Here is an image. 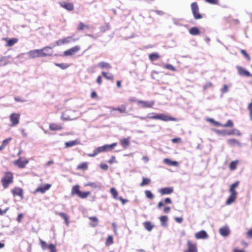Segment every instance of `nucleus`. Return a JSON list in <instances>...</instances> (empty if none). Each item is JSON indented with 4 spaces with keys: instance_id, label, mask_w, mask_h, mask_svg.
Segmentation results:
<instances>
[{
    "instance_id": "obj_1",
    "label": "nucleus",
    "mask_w": 252,
    "mask_h": 252,
    "mask_svg": "<svg viewBox=\"0 0 252 252\" xmlns=\"http://www.w3.org/2000/svg\"><path fill=\"white\" fill-rule=\"evenodd\" d=\"M239 185V182H236L233 184H232L230 186V188L229 189V191L230 193V195L228 197L226 201V205H230L233 202H234L237 198V192L235 190V188H237Z\"/></svg>"
},
{
    "instance_id": "obj_2",
    "label": "nucleus",
    "mask_w": 252,
    "mask_h": 252,
    "mask_svg": "<svg viewBox=\"0 0 252 252\" xmlns=\"http://www.w3.org/2000/svg\"><path fill=\"white\" fill-rule=\"evenodd\" d=\"M2 187L4 189L7 188L9 185L13 182V174L11 172H5L1 180Z\"/></svg>"
},
{
    "instance_id": "obj_3",
    "label": "nucleus",
    "mask_w": 252,
    "mask_h": 252,
    "mask_svg": "<svg viewBox=\"0 0 252 252\" xmlns=\"http://www.w3.org/2000/svg\"><path fill=\"white\" fill-rule=\"evenodd\" d=\"M149 118L151 119L160 120L163 121H176L177 119L170 116L164 114H158L154 116H150Z\"/></svg>"
},
{
    "instance_id": "obj_4",
    "label": "nucleus",
    "mask_w": 252,
    "mask_h": 252,
    "mask_svg": "<svg viewBox=\"0 0 252 252\" xmlns=\"http://www.w3.org/2000/svg\"><path fill=\"white\" fill-rule=\"evenodd\" d=\"M29 163V160L24 157H20L13 162L14 165L19 168H24Z\"/></svg>"
},
{
    "instance_id": "obj_5",
    "label": "nucleus",
    "mask_w": 252,
    "mask_h": 252,
    "mask_svg": "<svg viewBox=\"0 0 252 252\" xmlns=\"http://www.w3.org/2000/svg\"><path fill=\"white\" fill-rule=\"evenodd\" d=\"M187 249L184 252H198L197 244L192 240L187 241Z\"/></svg>"
},
{
    "instance_id": "obj_6",
    "label": "nucleus",
    "mask_w": 252,
    "mask_h": 252,
    "mask_svg": "<svg viewBox=\"0 0 252 252\" xmlns=\"http://www.w3.org/2000/svg\"><path fill=\"white\" fill-rule=\"evenodd\" d=\"M191 8L193 16L195 19H200L202 18V15L199 13V7L196 2L191 3Z\"/></svg>"
},
{
    "instance_id": "obj_7",
    "label": "nucleus",
    "mask_w": 252,
    "mask_h": 252,
    "mask_svg": "<svg viewBox=\"0 0 252 252\" xmlns=\"http://www.w3.org/2000/svg\"><path fill=\"white\" fill-rule=\"evenodd\" d=\"M137 104L142 108H152L155 104V101H150L138 100L137 101Z\"/></svg>"
},
{
    "instance_id": "obj_8",
    "label": "nucleus",
    "mask_w": 252,
    "mask_h": 252,
    "mask_svg": "<svg viewBox=\"0 0 252 252\" xmlns=\"http://www.w3.org/2000/svg\"><path fill=\"white\" fill-rule=\"evenodd\" d=\"M20 114L19 113H12L10 116V120L11 123V126H13L19 123Z\"/></svg>"
},
{
    "instance_id": "obj_9",
    "label": "nucleus",
    "mask_w": 252,
    "mask_h": 252,
    "mask_svg": "<svg viewBox=\"0 0 252 252\" xmlns=\"http://www.w3.org/2000/svg\"><path fill=\"white\" fill-rule=\"evenodd\" d=\"M76 39L72 36H67L63 39H60L56 41L57 46H61L65 44H68L71 41H75Z\"/></svg>"
},
{
    "instance_id": "obj_10",
    "label": "nucleus",
    "mask_w": 252,
    "mask_h": 252,
    "mask_svg": "<svg viewBox=\"0 0 252 252\" xmlns=\"http://www.w3.org/2000/svg\"><path fill=\"white\" fill-rule=\"evenodd\" d=\"M40 50L41 57L51 56L53 53L52 48L49 46L45 47L42 49H40Z\"/></svg>"
},
{
    "instance_id": "obj_11",
    "label": "nucleus",
    "mask_w": 252,
    "mask_h": 252,
    "mask_svg": "<svg viewBox=\"0 0 252 252\" xmlns=\"http://www.w3.org/2000/svg\"><path fill=\"white\" fill-rule=\"evenodd\" d=\"M11 191L13 196H19L21 199L24 198V192L22 189L19 187H15Z\"/></svg>"
},
{
    "instance_id": "obj_12",
    "label": "nucleus",
    "mask_w": 252,
    "mask_h": 252,
    "mask_svg": "<svg viewBox=\"0 0 252 252\" xmlns=\"http://www.w3.org/2000/svg\"><path fill=\"white\" fill-rule=\"evenodd\" d=\"M80 50V47L79 46H74L63 52V56H72L74 53L77 52Z\"/></svg>"
},
{
    "instance_id": "obj_13",
    "label": "nucleus",
    "mask_w": 252,
    "mask_h": 252,
    "mask_svg": "<svg viewBox=\"0 0 252 252\" xmlns=\"http://www.w3.org/2000/svg\"><path fill=\"white\" fill-rule=\"evenodd\" d=\"M28 55L30 58H35L41 57V53L40 49H35L31 50L28 52Z\"/></svg>"
},
{
    "instance_id": "obj_14",
    "label": "nucleus",
    "mask_w": 252,
    "mask_h": 252,
    "mask_svg": "<svg viewBox=\"0 0 252 252\" xmlns=\"http://www.w3.org/2000/svg\"><path fill=\"white\" fill-rule=\"evenodd\" d=\"M194 236L196 239H205L208 238V235L205 230H201L195 233Z\"/></svg>"
},
{
    "instance_id": "obj_15",
    "label": "nucleus",
    "mask_w": 252,
    "mask_h": 252,
    "mask_svg": "<svg viewBox=\"0 0 252 252\" xmlns=\"http://www.w3.org/2000/svg\"><path fill=\"white\" fill-rule=\"evenodd\" d=\"M2 40L6 42V43L5 45L6 47H11L18 41V39L17 38H13L10 39H8L7 38H3Z\"/></svg>"
},
{
    "instance_id": "obj_16",
    "label": "nucleus",
    "mask_w": 252,
    "mask_h": 252,
    "mask_svg": "<svg viewBox=\"0 0 252 252\" xmlns=\"http://www.w3.org/2000/svg\"><path fill=\"white\" fill-rule=\"evenodd\" d=\"M51 187V184H46L42 187H38L35 190L34 192H40L41 193H45L47 190L50 189Z\"/></svg>"
},
{
    "instance_id": "obj_17",
    "label": "nucleus",
    "mask_w": 252,
    "mask_h": 252,
    "mask_svg": "<svg viewBox=\"0 0 252 252\" xmlns=\"http://www.w3.org/2000/svg\"><path fill=\"white\" fill-rule=\"evenodd\" d=\"M130 137L124 138L120 140V143L121 146L125 149H126L130 145Z\"/></svg>"
},
{
    "instance_id": "obj_18",
    "label": "nucleus",
    "mask_w": 252,
    "mask_h": 252,
    "mask_svg": "<svg viewBox=\"0 0 252 252\" xmlns=\"http://www.w3.org/2000/svg\"><path fill=\"white\" fill-rule=\"evenodd\" d=\"M61 7L65 9L68 11H72L74 9V5L72 3H67L66 2H62L60 3Z\"/></svg>"
},
{
    "instance_id": "obj_19",
    "label": "nucleus",
    "mask_w": 252,
    "mask_h": 252,
    "mask_svg": "<svg viewBox=\"0 0 252 252\" xmlns=\"http://www.w3.org/2000/svg\"><path fill=\"white\" fill-rule=\"evenodd\" d=\"M219 232L221 236L226 237L229 235L230 230L227 226H223L219 229Z\"/></svg>"
},
{
    "instance_id": "obj_20",
    "label": "nucleus",
    "mask_w": 252,
    "mask_h": 252,
    "mask_svg": "<svg viewBox=\"0 0 252 252\" xmlns=\"http://www.w3.org/2000/svg\"><path fill=\"white\" fill-rule=\"evenodd\" d=\"M159 191L161 195L169 194L173 192V188L172 187L164 188L161 189Z\"/></svg>"
},
{
    "instance_id": "obj_21",
    "label": "nucleus",
    "mask_w": 252,
    "mask_h": 252,
    "mask_svg": "<svg viewBox=\"0 0 252 252\" xmlns=\"http://www.w3.org/2000/svg\"><path fill=\"white\" fill-rule=\"evenodd\" d=\"M49 129L52 131L59 130L63 129V126L61 124L52 123L49 125Z\"/></svg>"
},
{
    "instance_id": "obj_22",
    "label": "nucleus",
    "mask_w": 252,
    "mask_h": 252,
    "mask_svg": "<svg viewBox=\"0 0 252 252\" xmlns=\"http://www.w3.org/2000/svg\"><path fill=\"white\" fill-rule=\"evenodd\" d=\"M237 68L238 73L240 75L245 76H247V77L251 76L250 73L247 70L243 68V67H242L241 66H238L237 67Z\"/></svg>"
},
{
    "instance_id": "obj_23",
    "label": "nucleus",
    "mask_w": 252,
    "mask_h": 252,
    "mask_svg": "<svg viewBox=\"0 0 252 252\" xmlns=\"http://www.w3.org/2000/svg\"><path fill=\"white\" fill-rule=\"evenodd\" d=\"M112 111H119L120 113H126V107L125 105H122L120 107L114 108H111Z\"/></svg>"
},
{
    "instance_id": "obj_24",
    "label": "nucleus",
    "mask_w": 252,
    "mask_h": 252,
    "mask_svg": "<svg viewBox=\"0 0 252 252\" xmlns=\"http://www.w3.org/2000/svg\"><path fill=\"white\" fill-rule=\"evenodd\" d=\"M81 193L80 190V186L78 185L74 186L71 189V194L72 195H77L78 196Z\"/></svg>"
},
{
    "instance_id": "obj_25",
    "label": "nucleus",
    "mask_w": 252,
    "mask_h": 252,
    "mask_svg": "<svg viewBox=\"0 0 252 252\" xmlns=\"http://www.w3.org/2000/svg\"><path fill=\"white\" fill-rule=\"evenodd\" d=\"M76 169L80 170H86L88 169V164L87 162H82L77 165Z\"/></svg>"
},
{
    "instance_id": "obj_26",
    "label": "nucleus",
    "mask_w": 252,
    "mask_h": 252,
    "mask_svg": "<svg viewBox=\"0 0 252 252\" xmlns=\"http://www.w3.org/2000/svg\"><path fill=\"white\" fill-rule=\"evenodd\" d=\"M164 163L170 165V166H178V162L176 161H171L169 158H165L163 160Z\"/></svg>"
},
{
    "instance_id": "obj_27",
    "label": "nucleus",
    "mask_w": 252,
    "mask_h": 252,
    "mask_svg": "<svg viewBox=\"0 0 252 252\" xmlns=\"http://www.w3.org/2000/svg\"><path fill=\"white\" fill-rule=\"evenodd\" d=\"M189 32L192 35H197L200 34V31L197 27H192L189 30Z\"/></svg>"
},
{
    "instance_id": "obj_28",
    "label": "nucleus",
    "mask_w": 252,
    "mask_h": 252,
    "mask_svg": "<svg viewBox=\"0 0 252 252\" xmlns=\"http://www.w3.org/2000/svg\"><path fill=\"white\" fill-rule=\"evenodd\" d=\"M149 58L151 61H155L160 58L158 53H153L149 55Z\"/></svg>"
},
{
    "instance_id": "obj_29",
    "label": "nucleus",
    "mask_w": 252,
    "mask_h": 252,
    "mask_svg": "<svg viewBox=\"0 0 252 252\" xmlns=\"http://www.w3.org/2000/svg\"><path fill=\"white\" fill-rule=\"evenodd\" d=\"M145 228L149 231H151L154 228V225L150 221H145L143 223Z\"/></svg>"
},
{
    "instance_id": "obj_30",
    "label": "nucleus",
    "mask_w": 252,
    "mask_h": 252,
    "mask_svg": "<svg viewBox=\"0 0 252 252\" xmlns=\"http://www.w3.org/2000/svg\"><path fill=\"white\" fill-rule=\"evenodd\" d=\"M89 220L91 221L90 225L92 227H95L98 222V219L95 217H90L89 218Z\"/></svg>"
},
{
    "instance_id": "obj_31",
    "label": "nucleus",
    "mask_w": 252,
    "mask_h": 252,
    "mask_svg": "<svg viewBox=\"0 0 252 252\" xmlns=\"http://www.w3.org/2000/svg\"><path fill=\"white\" fill-rule=\"evenodd\" d=\"M90 28V27L88 25H85L83 22H79L78 26H77V30L78 31H83L85 29H88Z\"/></svg>"
},
{
    "instance_id": "obj_32",
    "label": "nucleus",
    "mask_w": 252,
    "mask_h": 252,
    "mask_svg": "<svg viewBox=\"0 0 252 252\" xmlns=\"http://www.w3.org/2000/svg\"><path fill=\"white\" fill-rule=\"evenodd\" d=\"M239 161L238 160L231 161L229 166L230 170H234L237 168Z\"/></svg>"
},
{
    "instance_id": "obj_33",
    "label": "nucleus",
    "mask_w": 252,
    "mask_h": 252,
    "mask_svg": "<svg viewBox=\"0 0 252 252\" xmlns=\"http://www.w3.org/2000/svg\"><path fill=\"white\" fill-rule=\"evenodd\" d=\"M102 75L107 80L111 81H113L114 80V75L111 73H107L104 71H102Z\"/></svg>"
},
{
    "instance_id": "obj_34",
    "label": "nucleus",
    "mask_w": 252,
    "mask_h": 252,
    "mask_svg": "<svg viewBox=\"0 0 252 252\" xmlns=\"http://www.w3.org/2000/svg\"><path fill=\"white\" fill-rule=\"evenodd\" d=\"M78 144H79V141L78 140H74V141H70L68 142H66L64 144H65V147L66 148H67V147L73 146L77 145Z\"/></svg>"
},
{
    "instance_id": "obj_35",
    "label": "nucleus",
    "mask_w": 252,
    "mask_h": 252,
    "mask_svg": "<svg viewBox=\"0 0 252 252\" xmlns=\"http://www.w3.org/2000/svg\"><path fill=\"white\" fill-rule=\"evenodd\" d=\"M98 66L101 68L110 69L111 68V66L109 63H105L103 62L98 63Z\"/></svg>"
},
{
    "instance_id": "obj_36",
    "label": "nucleus",
    "mask_w": 252,
    "mask_h": 252,
    "mask_svg": "<svg viewBox=\"0 0 252 252\" xmlns=\"http://www.w3.org/2000/svg\"><path fill=\"white\" fill-rule=\"evenodd\" d=\"M227 142L231 146L240 145L239 141L234 138L228 139Z\"/></svg>"
},
{
    "instance_id": "obj_37",
    "label": "nucleus",
    "mask_w": 252,
    "mask_h": 252,
    "mask_svg": "<svg viewBox=\"0 0 252 252\" xmlns=\"http://www.w3.org/2000/svg\"><path fill=\"white\" fill-rule=\"evenodd\" d=\"M8 57H2L0 59V65H5L8 63Z\"/></svg>"
},
{
    "instance_id": "obj_38",
    "label": "nucleus",
    "mask_w": 252,
    "mask_h": 252,
    "mask_svg": "<svg viewBox=\"0 0 252 252\" xmlns=\"http://www.w3.org/2000/svg\"><path fill=\"white\" fill-rule=\"evenodd\" d=\"M110 192L114 199H117L119 198L118 191L114 188H111Z\"/></svg>"
},
{
    "instance_id": "obj_39",
    "label": "nucleus",
    "mask_w": 252,
    "mask_h": 252,
    "mask_svg": "<svg viewBox=\"0 0 252 252\" xmlns=\"http://www.w3.org/2000/svg\"><path fill=\"white\" fill-rule=\"evenodd\" d=\"M159 220L162 226H166V222L168 220V217L166 216H161L159 218Z\"/></svg>"
},
{
    "instance_id": "obj_40",
    "label": "nucleus",
    "mask_w": 252,
    "mask_h": 252,
    "mask_svg": "<svg viewBox=\"0 0 252 252\" xmlns=\"http://www.w3.org/2000/svg\"><path fill=\"white\" fill-rule=\"evenodd\" d=\"M113 243V237L111 235H109L107 237L106 241H105V245L106 246H109L112 245Z\"/></svg>"
},
{
    "instance_id": "obj_41",
    "label": "nucleus",
    "mask_w": 252,
    "mask_h": 252,
    "mask_svg": "<svg viewBox=\"0 0 252 252\" xmlns=\"http://www.w3.org/2000/svg\"><path fill=\"white\" fill-rule=\"evenodd\" d=\"M227 134L228 135L236 134L238 136H240L241 135V133L239 130L236 129H233L228 132Z\"/></svg>"
},
{
    "instance_id": "obj_42",
    "label": "nucleus",
    "mask_w": 252,
    "mask_h": 252,
    "mask_svg": "<svg viewBox=\"0 0 252 252\" xmlns=\"http://www.w3.org/2000/svg\"><path fill=\"white\" fill-rule=\"evenodd\" d=\"M234 126L233 122L232 120H229L225 124H222L223 127H232Z\"/></svg>"
},
{
    "instance_id": "obj_43",
    "label": "nucleus",
    "mask_w": 252,
    "mask_h": 252,
    "mask_svg": "<svg viewBox=\"0 0 252 252\" xmlns=\"http://www.w3.org/2000/svg\"><path fill=\"white\" fill-rule=\"evenodd\" d=\"M151 182V180L147 178H143L142 181L140 183V186H144L149 185Z\"/></svg>"
},
{
    "instance_id": "obj_44",
    "label": "nucleus",
    "mask_w": 252,
    "mask_h": 252,
    "mask_svg": "<svg viewBox=\"0 0 252 252\" xmlns=\"http://www.w3.org/2000/svg\"><path fill=\"white\" fill-rule=\"evenodd\" d=\"M117 145L116 143H114L111 145H105L104 146H103L102 147H104V151H108V150H111L114 147H115Z\"/></svg>"
},
{
    "instance_id": "obj_45",
    "label": "nucleus",
    "mask_w": 252,
    "mask_h": 252,
    "mask_svg": "<svg viewBox=\"0 0 252 252\" xmlns=\"http://www.w3.org/2000/svg\"><path fill=\"white\" fill-rule=\"evenodd\" d=\"M91 192L90 191H86V192H82L81 191V193L79 195L78 197H79L81 198L84 199L87 198L89 195H90Z\"/></svg>"
},
{
    "instance_id": "obj_46",
    "label": "nucleus",
    "mask_w": 252,
    "mask_h": 252,
    "mask_svg": "<svg viewBox=\"0 0 252 252\" xmlns=\"http://www.w3.org/2000/svg\"><path fill=\"white\" fill-rule=\"evenodd\" d=\"M59 215L64 219L66 224H68V217L66 214L63 213H59Z\"/></svg>"
},
{
    "instance_id": "obj_47",
    "label": "nucleus",
    "mask_w": 252,
    "mask_h": 252,
    "mask_svg": "<svg viewBox=\"0 0 252 252\" xmlns=\"http://www.w3.org/2000/svg\"><path fill=\"white\" fill-rule=\"evenodd\" d=\"M248 109L249 111L250 119L252 121V99L251 103L248 104Z\"/></svg>"
},
{
    "instance_id": "obj_48",
    "label": "nucleus",
    "mask_w": 252,
    "mask_h": 252,
    "mask_svg": "<svg viewBox=\"0 0 252 252\" xmlns=\"http://www.w3.org/2000/svg\"><path fill=\"white\" fill-rule=\"evenodd\" d=\"M48 248L50 250L49 252H57V251L55 245L53 244L48 245Z\"/></svg>"
},
{
    "instance_id": "obj_49",
    "label": "nucleus",
    "mask_w": 252,
    "mask_h": 252,
    "mask_svg": "<svg viewBox=\"0 0 252 252\" xmlns=\"http://www.w3.org/2000/svg\"><path fill=\"white\" fill-rule=\"evenodd\" d=\"M55 64L56 66H59L63 69H65L69 66L68 64L65 63H55Z\"/></svg>"
},
{
    "instance_id": "obj_50",
    "label": "nucleus",
    "mask_w": 252,
    "mask_h": 252,
    "mask_svg": "<svg viewBox=\"0 0 252 252\" xmlns=\"http://www.w3.org/2000/svg\"><path fill=\"white\" fill-rule=\"evenodd\" d=\"M145 195H146V196L150 199H153L154 198V195L153 194V193L151 192V191L150 190H146L145 191Z\"/></svg>"
},
{
    "instance_id": "obj_51",
    "label": "nucleus",
    "mask_w": 252,
    "mask_h": 252,
    "mask_svg": "<svg viewBox=\"0 0 252 252\" xmlns=\"http://www.w3.org/2000/svg\"><path fill=\"white\" fill-rule=\"evenodd\" d=\"M39 242L41 247L43 249H45L46 248H48V245L45 241L40 239Z\"/></svg>"
},
{
    "instance_id": "obj_52",
    "label": "nucleus",
    "mask_w": 252,
    "mask_h": 252,
    "mask_svg": "<svg viewBox=\"0 0 252 252\" xmlns=\"http://www.w3.org/2000/svg\"><path fill=\"white\" fill-rule=\"evenodd\" d=\"M241 53L247 59L248 61L251 60L250 56L247 54L245 50H241Z\"/></svg>"
},
{
    "instance_id": "obj_53",
    "label": "nucleus",
    "mask_w": 252,
    "mask_h": 252,
    "mask_svg": "<svg viewBox=\"0 0 252 252\" xmlns=\"http://www.w3.org/2000/svg\"><path fill=\"white\" fill-rule=\"evenodd\" d=\"M164 67L169 69V70H172V71H175L176 69L171 64H166L165 66H164Z\"/></svg>"
},
{
    "instance_id": "obj_54",
    "label": "nucleus",
    "mask_w": 252,
    "mask_h": 252,
    "mask_svg": "<svg viewBox=\"0 0 252 252\" xmlns=\"http://www.w3.org/2000/svg\"><path fill=\"white\" fill-rule=\"evenodd\" d=\"M11 140V138H8L2 141V145H3L5 147V146L9 143V141Z\"/></svg>"
},
{
    "instance_id": "obj_55",
    "label": "nucleus",
    "mask_w": 252,
    "mask_h": 252,
    "mask_svg": "<svg viewBox=\"0 0 252 252\" xmlns=\"http://www.w3.org/2000/svg\"><path fill=\"white\" fill-rule=\"evenodd\" d=\"M108 163L112 164L113 163L117 162L115 156H112L111 158L108 160Z\"/></svg>"
},
{
    "instance_id": "obj_56",
    "label": "nucleus",
    "mask_w": 252,
    "mask_h": 252,
    "mask_svg": "<svg viewBox=\"0 0 252 252\" xmlns=\"http://www.w3.org/2000/svg\"><path fill=\"white\" fill-rule=\"evenodd\" d=\"M95 150H96L98 154L101 152H104V147H103L102 146L99 147Z\"/></svg>"
},
{
    "instance_id": "obj_57",
    "label": "nucleus",
    "mask_w": 252,
    "mask_h": 252,
    "mask_svg": "<svg viewBox=\"0 0 252 252\" xmlns=\"http://www.w3.org/2000/svg\"><path fill=\"white\" fill-rule=\"evenodd\" d=\"M206 2L212 4H216L218 3V0H205Z\"/></svg>"
},
{
    "instance_id": "obj_58",
    "label": "nucleus",
    "mask_w": 252,
    "mask_h": 252,
    "mask_svg": "<svg viewBox=\"0 0 252 252\" xmlns=\"http://www.w3.org/2000/svg\"><path fill=\"white\" fill-rule=\"evenodd\" d=\"M23 217V214L21 213V214H19L17 218V221L18 222H21V221H22V219Z\"/></svg>"
},
{
    "instance_id": "obj_59",
    "label": "nucleus",
    "mask_w": 252,
    "mask_h": 252,
    "mask_svg": "<svg viewBox=\"0 0 252 252\" xmlns=\"http://www.w3.org/2000/svg\"><path fill=\"white\" fill-rule=\"evenodd\" d=\"M181 138H175L172 139V142L174 143H179L181 142Z\"/></svg>"
},
{
    "instance_id": "obj_60",
    "label": "nucleus",
    "mask_w": 252,
    "mask_h": 252,
    "mask_svg": "<svg viewBox=\"0 0 252 252\" xmlns=\"http://www.w3.org/2000/svg\"><path fill=\"white\" fill-rule=\"evenodd\" d=\"M100 167L101 168V169L104 170H107L108 169V166L105 163L101 164Z\"/></svg>"
},
{
    "instance_id": "obj_61",
    "label": "nucleus",
    "mask_w": 252,
    "mask_h": 252,
    "mask_svg": "<svg viewBox=\"0 0 252 252\" xmlns=\"http://www.w3.org/2000/svg\"><path fill=\"white\" fill-rule=\"evenodd\" d=\"M9 210V208H6L5 209H4V210H2L0 208V215L2 216V215H3L4 214H5L7 211Z\"/></svg>"
},
{
    "instance_id": "obj_62",
    "label": "nucleus",
    "mask_w": 252,
    "mask_h": 252,
    "mask_svg": "<svg viewBox=\"0 0 252 252\" xmlns=\"http://www.w3.org/2000/svg\"><path fill=\"white\" fill-rule=\"evenodd\" d=\"M109 29V26H103L100 28V31L102 32H105L107 30Z\"/></svg>"
},
{
    "instance_id": "obj_63",
    "label": "nucleus",
    "mask_w": 252,
    "mask_h": 252,
    "mask_svg": "<svg viewBox=\"0 0 252 252\" xmlns=\"http://www.w3.org/2000/svg\"><path fill=\"white\" fill-rule=\"evenodd\" d=\"M171 208L169 206H166L164 208L163 211L165 213H168L170 211Z\"/></svg>"
},
{
    "instance_id": "obj_64",
    "label": "nucleus",
    "mask_w": 252,
    "mask_h": 252,
    "mask_svg": "<svg viewBox=\"0 0 252 252\" xmlns=\"http://www.w3.org/2000/svg\"><path fill=\"white\" fill-rule=\"evenodd\" d=\"M91 96L92 98H95L97 97V94L95 92L93 91L91 94Z\"/></svg>"
}]
</instances>
